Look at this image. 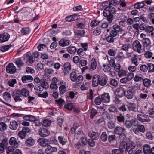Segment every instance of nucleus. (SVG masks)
<instances>
[{"label": "nucleus", "instance_id": "nucleus-29", "mask_svg": "<svg viewBox=\"0 0 154 154\" xmlns=\"http://www.w3.org/2000/svg\"><path fill=\"white\" fill-rule=\"evenodd\" d=\"M143 151L145 154H150L151 149L150 146L148 145H145L143 147Z\"/></svg>", "mask_w": 154, "mask_h": 154}, {"label": "nucleus", "instance_id": "nucleus-34", "mask_svg": "<svg viewBox=\"0 0 154 154\" xmlns=\"http://www.w3.org/2000/svg\"><path fill=\"white\" fill-rule=\"evenodd\" d=\"M126 17L124 15H122L119 17V19L122 20L119 22V24L120 26H125L126 25L125 18Z\"/></svg>", "mask_w": 154, "mask_h": 154}, {"label": "nucleus", "instance_id": "nucleus-49", "mask_svg": "<svg viewBox=\"0 0 154 154\" xmlns=\"http://www.w3.org/2000/svg\"><path fill=\"white\" fill-rule=\"evenodd\" d=\"M39 144L43 147H45L47 145V142L44 139H39Z\"/></svg>", "mask_w": 154, "mask_h": 154}, {"label": "nucleus", "instance_id": "nucleus-23", "mask_svg": "<svg viewBox=\"0 0 154 154\" xmlns=\"http://www.w3.org/2000/svg\"><path fill=\"white\" fill-rule=\"evenodd\" d=\"M3 97L4 99L7 102H10L11 100V98L10 94L8 92L4 93L3 94Z\"/></svg>", "mask_w": 154, "mask_h": 154}, {"label": "nucleus", "instance_id": "nucleus-57", "mask_svg": "<svg viewBox=\"0 0 154 154\" xmlns=\"http://www.w3.org/2000/svg\"><path fill=\"white\" fill-rule=\"evenodd\" d=\"M112 28V30L115 31H116L117 32H119L122 29L120 27L119 25L117 24L114 25L113 26Z\"/></svg>", "mask_w": 154, "mask_h": 154}, {"label": "nucleus", "instance_id": "nucleus-47", "mask_svg": "<svg viewBox=\"0 0 154 154\" xmlns=\"http://www.w3.org/2000/svg\"><path fill=\"white\" fill-rule=\"evenodd\" d=\"M127 144V143L126 142L124 141L120 143L119 149L121 150H122L124 149H126Z\"/></svg>", "mask_w": 154, "mask_h": 154}, {"label": "nucleus", "instance_id": "nucleus-28", "mask_svg": "<svg viewBox=\"0 0 154 154\" xmlns=\"http://www.w3.org/2000/svg\"><path fill=\"white\" fill-rule=\"evenodd\" d=\"M143 84L144 86L147 88L149 87L151 85V81L148 78L143 79Z\"/></svg>", "mask_w": 154, "mask_h": 154}, {"label": "nucleus", "instance_id": "nucleus-53", "mask_svg": "<svg viewBox=\"0 0 154 154\" xmlns=\"http://www.w3.org/2000/svg\"><path fill=\"white\" fill-rule=\"evenodd\" d=\"M154 30V28L152 26H149L146 27L145 31L146 32L150 33L153 31Z\"/></svg>", "mask_w": 154, "mask_h": 154}, {"label": "nucleus", "instance_id": "nucleus-36", "mask_svg": "<svg viewBox=\"0 0 154 154\" xmlns=\"http://www.w3.org/2000/svg\"><path fill=\"white\" fill-rule=\"evenodd\" d=\"M78 18L77 15L75 14L67 17L66 18V19L68 21H72L77 20Z\"/></svg>", "mask_w": 154, "mask_h": 154}, {"label": "nucleus", "instance_id": "nucleus-54", "mask_svg": "<svg viewBox=\"0 0 154 154\" xmlns=\"http://www.w3.org/2000/svg\"><path fill=\"white\" fill-rule=\"evenodd\" d=\"M112 154H122L123 150L120 149H114L112 150Z\"/></svg>", "mask_w": 154, "mask_h": 154}, {"label": "nucleus", "instance_id": "nucleus-12", "mask_svg": "<svg viewBox=\"0 0 154 154\" xmlns=\"http://www.w3.org/2000/svg\"><path fill=\"white\" fill-rule=\"evenodd\" d=\"M100 76L98 75H95L92 77V84L93 87H97L99 84V78Z\"/></svg>", "mask_w": 154, "mask_h": 154}, {"label": "nucleus", "instance_id": "nucleus-19", "mask_svg": "<svg viewBox=\"0 0 154 154\" xmlns=\"http://www.w3.org/2000/svg\"><path fill=\"white\" fill-rule=\"evenodd\" d=\"M102 101L104 103H108L110 102V97L108 93H106L101 96Z\"/></svg>", "mask_w": 154, "mask_h": 154}, {"label": "nucleus", "instance_id": "nucleus-43", "mask_svg": "<svg viewBox=\"0 0 154 154\" xmlns=\"http://www.w3.org/2000/svg\"><path fill=\"white\" fill-rule=\"evenodd\" d=\"M11 46L10 45L3 46L0 48V50L2 52H5L10 49Z\"/></svg>", "mask_w": 154, "mask_h": 154}, {"label": "nucleus", "instance_id": "nucleus-24", "mask_svg": "<svg viewBox=\"0 0 154 154\" xmlns=\"http://www.w3.org/2000/svg\"><path fill=\"white\" fill-rule=\"evenodd\" d=\"M18 125L17 122L15 121H12L10 122L9 125L10 128L13 130H15L17 129Z\"/></svg>", "mask_w": 154, "mask_h": 154}, {"label": "nucleus", "instance_id": "nucleus-56", "mask_svg": "<svg viewBox=\"0 0 154 154\" xmlns=\"http://www.w3.org/2000/svg\"><path fill=\"white\" fill-rule=\"evenodd\" d=\"M7 128L6 125L4 122L0 123V131H3Z\"/></svg>", "mask_w": 154, "mask_h": 154}, {"label": "nucleus", "instance_id": "nucleus-32", "mask_svg": "<svg viewBox=\"0 0 154 154\" xmlns=\"http://www.w3.org/2000/svg\"><path fill=\"white\" fill-rule=\"evenodd\" d=\"M128 109L130 111L136 112L137 110L136 105L133 103H131L129 105L127 106Z\"/></svg>", "mask_w": 154, "mask_h": 154}, {"label": "nucleus", "instance_id": "nucleus-17", "mask_svg": "<svg viewBox=\"0 0 154 154\" xmlns=\"http://www.w3.org/2000/svg\"><path fill=\"white\" fill-rule=\"evenodd\" d=\"M7 144L6 140H3L2 142H0V154H4L5 148Z\"/></svg>", "mask_w": 154, "mask_h": 154}, {"label": "nucleus", "instance_id": "nucleus-11", "mask_svg": "<svg viewBox=\"0 0 154 154\" xmlns=\"http://www.w3.org/2000/svg\"><path fill=\"white\" fill-rule=\"evenodd\" d=\"M108 78L106 75H104L99 78V85L102 86H104L106 85L108 81Z\"/></svg>", "mask_w": 154, "mask_h": 154}, {"label": "nucleus", "instance_id": "nucleus-45", "mask_svg": "<svg viewBox=\"0 0 154 154\" xmlns=\"http://www.w3.org/2000/svg\"><path fill=\"white\" fill-rule=\"evenodd\" d=\"M40 84H41V85L39 84V85H40L41 87H42V89H43V88L47 89L49 87L48 83L44 81H42L40 83Z\"/></svg>", "mask_w": 154, "mask_h": 154}, {"label": "nucleus", "instance_id": "nucleus-5", "mask_svg": "<svg viewBox=\"0 0 154 154\" xmlns=\"http://www.w3.org/2000/svg\"><path fill=\"white\" fill-rule=\"evenodd\" d=\"M12 96L16 102L21 101L22 100V96L20 94V92L18 91V89H16L13 91Z\"/></svg>", "mask_w": 154, "mask_h": 154}, {"label": "nucleus", "instance_id": "nucleus-50", "mask_svg": "<svg viewBox=\"0 0 154 154\" xmlns=\"http://www.w3.org/2000/svg\"><path fill=\"white\" fill-rule=\"evenodd\" d=\"M15 152L14 148L12 147H8L6 150L7 154H14Z\"/></svg>", "mask_w": 154, "mask_h": 154}, {"label": "nucleus", "instance_id": "nucleus-9", "mask_svg": "<svg viewBox=\"0 0 154 154\" xmlns=\"http://www.w3.org/2000/svg\"><path fill=\"white\" fill-rule=\"evenodd\" d=\"M138 119L142 122H149L150 121L149 116L146 115L139 114L137 115Z\"/></svg>", "mask_w": 154, "mask_h": 154}, {"label": "nucleus", "instance_id": "nucleus-20", "mask_svg": "<svg viewBox=\"0 0 154 154\" xmlns=\"http://www.w3.org/2000/svg\"><path fill=\"white\" fill-rule=\"evenodd\" d=\"M88 135L90 137L95 140H97L99 138V135L98 134L93 131H91L89 132Z\"/></svg>", "mask_w": 154, "mask_h": 154}, {"label": "nucleus", "instance_id": "nucleus-8", "mask_svg": "<svg viewBox=\"0 0 154 154\" xmlns=\"http://www.w3.org/2000/svg\"><path fill=\"white\" fill-rule=\"evenodd\" d=\"M6 71L8 73L11 74L15 73L16 71V68L12 63L9 64L6 67Z\"/></svg>", "mask_w": 154, "mask_h": 154}, {"label": "nucleus", "instance_id": "nucleus-39", "mask_svg": "<svg viewBox=\"0 0 154 154\" xmlns=\"http://www.w3.org/2000/svg\"><path fill=\"white\" fill-rule=\"evenodd\" d=\"M76 51V48L75 46H69L67 48V51L70 54H75Z\"/></svg>", "mask_w": 154, "mask_h": 154}, {"label": "nucleus", "instance_id": "nucleus-62", "mask_svg": "<svg viewBox=\"0 0 154 154\" xmlns=\"http://www.w3.org/2000/svg\"><path fill=\"white\" fill-rule=\"evenodd\" d=\"M26 135V134L23 132L22 130L19 131L18 133V136L22 139L25 138Z\"/></svg>", "mask_w": 154, "mask_h": 154}, {"label": "nucleus", "instance_id": "nucleus-48", "mask_svg": "<svg viewBox=\"0 0 154 154\" xmlns=\"http://www.w3.org/2000/svg\"><path fill=\"white\" fill-rule=\"evenodd\" d=\"M70 79L72 81H74L76 80L77 77V74L75 72H72L70 75Z\"/></svg>", "mask_w": 154, "mask_h": 154}, {"label": "nucleus", "instance_id": "nucleus-35", "mask_svg": "<svg viewBox=\"0 0 154 154\" xmlns=\"http://www.w3.org/2000/svg\"><path fill=\"white\" fill-rule=\"evenodd\" d=\"M58 140L60 143L62 145H65L67 142V140L63 135L58 136Z\"/></svg>", "mask_w": 154, "mask_h": 154}, {"label": "nucleus", "instance_id": "nucleus-59", "mask_svg": "<svg viewBox=\"0 0 154 154\" xmlns=\"http://www.w3.org/2000/svg\"><path fill=\"white\" fill-rule=\"evenodd\" d=\"M137 128H138L140 132L144 133L145 131V128L144 125H138Z\"/></svg>", "mask_w": 154, "mask_h": 154}, {"label": "nucleus", "instance_id": "nucleus-63", "mask_svg": "<svg viewBox=\"0 0 154 154\" xmlns=\"http://www.w3.org/2000/svg\"><path fill=\"white\" fill-rule=\"evenodd\" d=\"M148 17L152 20V23L154 24V13H150L149 14Z\"/></svg>", "mask_w": 154, "mask_h": 154}, {"label": "nucleus", "instance_id": "nucleus-25", "mask_svg": "<svg viewBox=\"0 0 154 154\" xmlns=\"http://www.w3.org/2000/svg\"><path fill=\"white\" fill-rule=\"evenodd\" d=\"M120 0H112L108 3V2L106 1L102 3V6H105V4H108L109 5H118L120 2Z\"/></svg>", "mask_w": 154, "mask_h": 154}, {"label": "nucleus", "instance_id": "nucleus-3", "mask_svg": "<svg viewBox=\"0 0 154 154\" xmlns=\"http://www.w3.org/2000/svg\"><path fill=\"white\" fill-rule=\"evenodd\" d=\"M136 86V85H134V86L129 87L128 88L125 94L126 97L128 99H131L133 98L135 92L134 87Z\"/></svg>", "mask_w": 154, "mask_h": 154}, {"label": "nucleus", "instance_id": "nucleus-33", "mask_svg": "<svg viewBox=\"0 0 154 154\" xmlns=\"http://www.w3.org/2000/svg\"><path fill=\"white\" fill-rule=\"evenodd\" d=\"M131 63L134 64L135 66H137L139 64V62L138 61V59L137 58V55L136 54L134 55L131 59Z\"/></svg>", "mask_w": 154, "mask_h": 154}, {"label": "nucleus", "instance_id": "nucleus-51", "mask_svg": "<svg viewBox=\"0 0 154 154\" xmlns=\"http://www.w3.org/2000/svg\"><path fill=\"white\" fill-rule=\"evenodd\" d=\"M101 139L102 141H106L107 139V133L105 132L102 133L101 136Z\"/></svg>", "mask_w": 154, "mask_h": 154}, {"label": "nucleus", "instance_id": "nucleus-46", "mask_svg": "<svg viewBox=\"0 0 154 154\" xmlns=\"http://www.w3.org/2000/svg\"><path fill=\"white\" fill-rule=\"evenodd\" d=\"M30 31V29L28 27L23 28L21 30V33L23 35H26L29 33Z\"/></svg>", "mask_w": 154, "mask_h": 154}, {"label": "nucleus", "instance_id": "nucleus-14", "mask_svg": "<svg viewBox=\"0 0 154 154\" xmlns=\"http://www.w3.org/2000/svg\"><path fill=\"white\" fill-rule=\"evenodd\" d=\"M33 57V56L32 55L29 54H27L26 55L24 56L22 58H23L25 63L28 61L30 64H32L33 63L34 60Z\"/></svg>", "mask_w": 154, "mask_h": 154}, {"label": "nucleus", "instance_id": "nucleus-16", "mask_svg": "<svg viewBox=\"0 0 154 154\" xmlns=\"http://www.w3.org/2000/svg\"><path fill=\"white\" fill-rule=\"evenodd\" d=\"M49 132L46 128H40L39 129V135L43 137H45L48 136Z\"/></svg>", "mask_w": 154, "mask_h": 154}, {"label": "nucleus", "instance_id": "nucleus-58", "mask_svg": "<svg viewBox=\"0 0 154 154\" xmlns=\"http://www.w3.org/2000/svg\"><path fill=\"white\" fill-rule=\"evenodd\" d=\"M106 40L109 43H113L114 41V38L109 35L106 37Z\"/></svg>", "mask_w": 154, "mask_h": 154}, {"label": "nucleus", "instance_id": "nucleus-31", "mask_svg": "<svg viewBox=\"0 0 154 154\" xmlns=\"http://www.w3.org/2000/svg\"><path fill=\"white\" fill-rule=\"evenodd\" d=\"M23 60L20 58H17L15 61V63L18 67H21L23 66L25 62L24 60Z\"/></svg>", "mask_w": 154, "mask_h": 154}, {"label": "nucleus", "instance_id": "nucleus-15", "mask_svg": "<svg viewBox=\"0 0 154 154\" xmlns=\"http://www.w3.org/2000/svg\"><path fill=\"white\" fill-rule=\"evenodd\" d=\"M45 153L47 154H51L54 152L57 151L56 147H52L50 145L47 146V148L45 149Z\"/></svg>", "mask_w": 154, "mask_h": 154}, {"label": "nucleus", "instance_id": "nucleus-22", "mask_svg": "<svg viewBox=\"0 0 154 154\" xmlns=\"http://www.w3.org/2000/svg\"><path fill=\"white\" fill-rule=\"evenodd\" d=\"M116 92L121 97L125 94V92L123 87H120L116 89Z\"/></svg>", "mask_w": 154, "mask_h": 154}, {"label": "nucleus", "instance_id": "nucleus-37", "mask_svg": "<svg viewBox=\"0 0 154 154\" xmlns=\"http://www.w3.org/2000/svg\"><path fill=\"white\" fill-rule=\"evenodd\" d=\"M97 63L95 59L93 58L91 60L90 69L91 70L95 69L97 67Z\"/></svg>", "mask_w": 154, "mask_h": 154}, {"label": "nucleus", "instance_id": "nucleus-38", "mask_svg": "<svg viewBox=\"0 0 154 154\" xmlns=\"http://www.w3.org/2000/svg\"><path fill=\"white\" fill-rule=\"evenodd\" d=\"M51 120L47 119H44L42 122V125L46 127L50 126L51 125Z\"/></svg>", "mask_w": 154, "mask_h": 154}, {"label": "nucleus", "instance_id": "nucleus-60", "mask_svg": "<svg viewBox=\"0 0 154 154\" xmlns=\"http://www.w3.org/2000/svg\"><path fill=\"white\" fill-rule=\"evenodd\" d=\"M103 69L106 72H109L111 69V68L109 65L104 64L103 65Z\"/></svg>", "mask_w": 154, "mask_h": 154}, {"label": "nucleus", "instance_id": "nucleus-4", "mask_svg": "<svg viewBox=\"0 0 154 154\" xmlns=\"http://www.w3.org/2000/svg\"><path fill=\"white\" fill-rule=\"evenodd\" d=\"M132 48L135 51L138 53H141L142 45L140 42L137 40L134 41L132 44Z\"/></svg>", "mask_w": 154, "mask_h": 154}, {"label": "nucleus", "instance_id": "nucleus-7", "mask_svg": "<svg viewBox=\"0 0 154 154\" xmlns=\"http://www.w3.org/2000/svg\"><path fill=\"white\" fill-rule=\"evenodd\" d=\"M142 42L143 45V49L144 51L149 50L151 46V42L149 38H148L144 41H143Z\"/></svg>", "mask_w": 154, "mask_h": 154}, {"label": "nucleus", "instance_id": "nucleus-55", "mask_svg": "<svg viewBox=\"0 0 154 154\" xmlns=\"http://www.w3.org/2000/svg\"><path fill=\"white\" fill-rule=\"evenodd\" d=\"M148 68L149 72H154V64L151 63L148 64Z\"/></svg>", "mask_w": 154, "mask_h": 154}, {"label": "nucleus", "instance_id": "nucleus-27", "mask_svg": "<svg viewBox=\"0 0 154 154\" xmlns=\"http://www.w3.org/2000/svg\"><path fill=\"white\" fill-rule=\"evenodd\" d=\"M22 80L23 83H26L33 80V78L30 75H25L22 77Z\"/></svg>", "mask_w": 154, "mask_h": 154}, {"label": "nucleus", "instance_id": "nucleus-41", "mask_svg": "<svg viewBox=\"0 0 154 154\" xmlns=\"http://www.w3.org/2000/svg\"><path fill=\"white\" fill-rule=\"evenodd\" d=\"M89 85L90 84L88 82H84L80 87L81 90L84 91L87 90L89 88Z\"/></svg>", "mask_w": 154, "mask_h": 154}, {"label": "nucleus", "instance_id": "nucleus-10", "mask_svg": "<svg viewBox=\"0 0 154 154\" xmlns=\"http://www.w3.org/2000/svg\"><path fill=\"white\" fill-rule=\"evenodd\" d=\"M60 85L59 87V90L61 94H63L66 91V83L63 80L61 81L59 83Z\"/></svg>", "mask_w": 154, "mask_h": 154}, {"label": "nucleus", "instance_id": "nucleus-52", "mask_svg": "<svg viewBox=\"0 0 154 154\" xmlns=\"http://www.w3.org/2000/svg\"><path fill=\"white\" fill-rule=\"evenodd\" d=\"M115 125L116 123L114 122L111 121L108 122L107 124L108 128L110 129L113 128L115 126Z\"/></svg>", "mask_w": 154, "mask_h": 154}, {"label": "nucleus", "instance_id": "nucleus-26", "mask_svg": "<svg viewBox=\"0 0 154 154\" xmlns=\"http://www.w3.org/2000/svg\"><path fill=\"white\" fill-rule=\"evenodd\" d=\"M35 140L31 137L29 138L26 140L25 144L28 146H31L35 143Z\"/></svg>", "mask_w": 154, "mask_h": 154}, {"label": "nucleus", "instance_id": "nucleus-18", "mask_svg": "<svg viewBox=\"0 0 154 154\" xmlns=\"http://www.w3.org/2000/svg\"><path fill=\"white\" fill-rule=\"evenodd\" d=\"M63 66L64 70V74L65 75L71 70V65L69 63L66 62L64 64Z\"/></svg>", "mask_w": 154, "mask_h": 154}, {"label": "nucleus", "instance_id": "nucleus-44", "mask_svg": "<svg viewBox=\"0 0 154 154\" xmlns=\"http://www.w3.org/2000/svg\"><path fill=\"white\" fill-rule=\"evenodd\" d=\"M144 53V57L147 59H149L152 57L153 54L152 52L149 51H145Z\"/></svg>", "mask_w": 154, "mask_h": 154}, {"label": "nucleus", "instance_id": "nucleus-1", "mask_svg": "<svg viewBox=\"0 0 154 154\" xmlns=\"http://www.w3.org/2000/svg\"><path fill=\"white\" fill-rule=\"evenodd\" d=\"M116 11V9L112 6H108L105 8L103 12L104 16L107 17V20L109 23L112 21L113 15Z\"/></svg>", "mask_w": 154, "mask_h": 154}, {"label": "nucleus", "instance_id": "nucleus-64", "mask_svg": "<svg viewBox=\"0 0 154 154\" xmlns=\"http://www.w3.org/2000/svg\"><path fill=\"white\" fill-rule=\"evenodd\" d=\"M99 21L97 20H95L92 21L91 23V26L92 27H94L97 26L99 23Z\"/></svg>", "mask_w": 154, "mask_h": 154}, {"label": "nucleus", "instance_id": "nucleus-13", "mask_svg": "<svg viewBox=\"0 0 154 154\" xmlns=\"http://www.w3.org/2000/svg\"><path fill=\"white\" fill-rule=\"evenodd\" d=\"M10 37V35L7 33L0 34V43H3L8 41Z\"/></svg>", "mask_w": 154, "mask_h": 154}, {"label": "nucleus", "instance_id": "nucleus-42", "mask_svg": "<svg viewBox=\"0 0 154 154\" xmlns=\"http://www.w3.org/2000/svg\"><path fill=\"white\" fill-rule=\"evenodd\" d=\"M145 5V4L143 2L137 3L134 5V8L136 9H139L144 7Z\"/></svg>", "mask_w": 154, "mask_h": 154}, {"label": "nucleus", "instance_id": "nucleus-40", "mask_svg": "<svg viewBox=\"0 0 154 154\" xmlns=\"http://www.w3.org/2000/svg\"><path fill=\"white\" fill-rule=\"evenodd\" d=\"M86 138L85 137H81L79 142V145L82 146H84L86 144Z\"/></svg>", "mask_w": 154, "mask_h": 154}, {"label": "nucleus", "instance_id": "nucleus-6", "mask_svg": "<svg viewBox=\"0 0 154 154\" xmlns=\"http://www.w3.org/2000/svg\"><path fill=\"white\" fill-rule=\"evenodd\" d=\"M9 143L10 144L12 147L16 148L17 147L19 146L20 141L18 140L17 138L12 137L10 138Z\"/></svg>", "mask_w": 154, "mask_h": 154}, {"label": "nucleus", "instance_id": "nucleus-2", "mask_svg": "<svg viewBox=\"0 0 154 154\" xmlns=\"http://www.w3.org/2000/svg\"><path fill=\"white\" fill-rule=\"evenodd\" d=\"M125 130V129L124 128L120 126H117L114 130V133L116 134L120 135L119 137V139H121V138L123 137V138L122 140L123 141L124 138L126 137L125 135L124 134Z\"/></svg>", "mask_w": 154, "mask_h": 154}, {"label": "nucleus", "instance_id": "nucleus-30", "mask_svg": "<svg viewBox=\"0 0 154 154\" xmlns=\"http://www.w3.org/2000/svg\"><path fill=\"white\" fill-rule=\"evenodd\" d=\"M18 91L20 92L22 96L27 97L29 95V91L25 88H23L21 90L18 89Z\"/></svg>", "mask_w": 154, "mask_h": 154}, {"label": "nucleus", "instance_id": "nucleus-21", "mask_svg": "<svg viewBox=\"0 0 154 154\" xmlns=\"http://www.w3.org/2000/svg\"><path fill=\"white\" fill-rule=\"evenodd\" d=\"M70 43V41L65 39H63L60 40L59 42V45L62 47H65L69 45Z\"/></svg>", "mask_w": 154, "mask_h": 154}, {"label": "nucleus", "instance_id": "nucleus-61", "mask_svg": "<svg viewBox=\"0 0 154 154\" xmlns=\"http://www.w3.org/2000/svg\"><path fill=\"white\" fill-rule=\"evenodd\" d=\"M64 107L67 109L69 110H71L73 108V106L71 103H67L65 104Z\"/></svg>", "mask_w": 154, "mask_h": 154}]
</instances>
